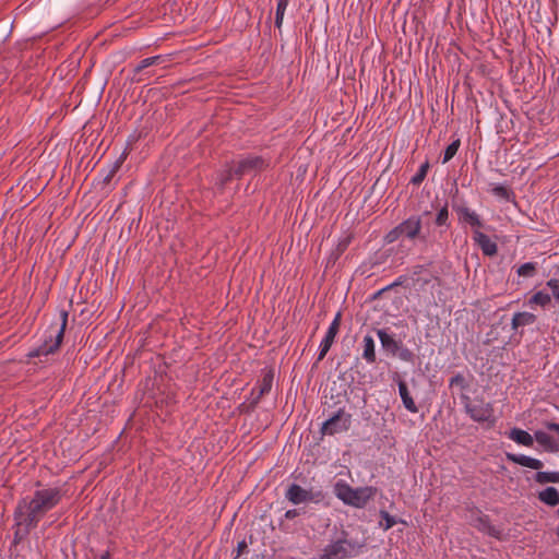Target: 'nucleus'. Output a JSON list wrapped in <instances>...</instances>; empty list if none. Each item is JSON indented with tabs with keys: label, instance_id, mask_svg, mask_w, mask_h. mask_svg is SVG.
Returning a JSON list of instances; mask_svg holds the SVG:
<instances>
[{
	"label": "nucleus",
	"instance_id": "11",
	"mask_svg": "<svg viewBox=\"0 0 559 559\" xmlns=\"http://www.w3.org/2000/svg\"><path fill=\"white\" fill-rule=\"evenodd\" d=\"M453 209L456 212L459 219L461 222L466 223L476 228L483 227V223H481L478 214L475 213L474 211H472L469 207L463 206V205H460V206L454 205Z\"/></svg>",
	"mask_w": 559,
	"mask_h": 559
},
{
	"label": "nucleus",
	"instance_id": "31",
	"mask_svg": "<svg viewBox=\"0 0 559 559\" xmlns=\"http://www.w3.org/2000/svg\"><path fill=\"white\" fill-rule=\"evenodd\" d=\"M448 222H449V210H448V206L444 205L443 207H441L438 211L436 219H435V224L437 226H448Z\"/></svg>",
	"mask_w": 559,
	"mask_h": 559
},
{
	"label": "nucleus",
	"instance_id": "38",
	"mask_svg": "<svg viewBox=\"0 0 559 559\" xmlns=\"http://www.w3.org/2000/svg\"><path fill=\"white\" fill-rule=\"evenodd\" d=\"M148 60H151L152 66H163L164 68L167 67V62L169 61L166 56L148 57Z\"/></svg>",
	"mask_w": 559,
	"mask_h": 559
},
{
	"label": "nucleus",
	"instance_id": "5",
	"mask_svg": "<svg viewBox=\"0 0 559 559\" xmlns=\"http://www.w3.org/2000/svg\"><path fill=\"white\" fill-rule=\"evenodd\" d=\"M361 545L349 540L347 534L343 533V537L333 542L325 548L321 559H346L359 555Z\"/></svg>",
	"mask_w": 559,
	"mask_h": 559
},
{
	"label": "nucleus",
	"instance_id": "36",
	"mask_svg": "<svg viewBox=\"0 0 559 559\" xmlns=\"http://www.w3.org/2000/svg\"><path fill=\"white\" fill-rule=\"evenodd\" d=\"M546 285H547V287L550 288L551 294H552L554 298L556 299V301L559 302V280L551 278L546 283Z\"/></svg>",
	"mask_w": 559,
	"mask_h": 559
},
{
	"label": "nucleus",
	"instance_id": "27",
	"mask_svg": "<svg viewBox=\"0 0 559 559\" xmlns=\"http://www.w3.org/2000/svg\"><path fill=\"white\" fill-rule=\"evenodd\" d=\"M460 146H461L460 139H456L451 144H449L447 146V148L444 150L442 163L445 164L449 160H451L455 156V154L457 153Z\"/></svg>",
	"mask_w": 559,
	"mask_h": 559
},
{
	"label": "nucleus",
	"instance_id": "30",
	"mask_svg": "<svg viewBox=\"0 0 559 559\" xmlns=\"http://www.w3.org/2000/svg\"><path fill=\"white\" fill-rule=\"evenodd\" d=\"M352 240H353V235H350V234L343 236L338 240L337 246L335 248L336 258H338L348 248V246L352 243Z\"/></svg>",
	"mask_w": 559,
	"mask_h": 559
},
{
	"label": "nucleus",
	"instance_id": "35",
	"mask_svg": "<svg viewBox=\"0 0 559 559\" xmlns=\"http://www.w3.org/2000/svg\"><path fill=\"white\" fill-rule=\"evenodd\" d=\"M492 192H493L495 195L500 197V198L506 199V200H509L510 199V194H511V191L507 187L501 186V185L496 186L492 189Z\"/></svg>",
	"mask_w": 559,
	"mask_h": 559
},
{
	"label": "nucleus",
	"instance_id": "42",
	"mask_svg": "<svg viewBox=\"0 0 559 559\" xmlns=\"http://www.w3.org/2000/svg\"><path fill=\"white\" fill-rule=\"evenodd\" d=\"M247 548H248V546L245 540L239 542L238 546H237V557L242 556Z\"/></svg>",
	"mask_w": 559,
	"mask_h": 559
},
{
	"label": "nucleus",
	"instance_id": "24",
	"mask_svg": "<svg viewBox=\"0 0 559 559\" xmlns=\"http://www.w3.org/2000/svg\"><path fill=\"white\" fill-rule=\"evenodd\" d=\"M288 3H289V0H278L277 1L276 13H275V26L277 28L282 27L284 14H285Z\"/></svg>",
	"mask_w": 559,
	"mask_h": 559
},
{
	"label": "nucleus",
	"instance_id": "37",
	"mask_svg": "<svg viewBox=\"0 0 559 559\" xmlns=\"http://www.w3.org/2000/svg\"><path fill=\"white\" fill-rule=\"evenodd\" d=\"M235 175V168H229L224 170L219 176V186L223 188L228 181L231 180L233 176Z\"/></svg>",
	"mask_w": 559,
	"mask_h": 559
},
{
	"label": "nucleus",
	"instance_id": "22",
	"mask_svg": "<svg viewBox=\"0 0 559 559\" xmlns=\"http://www.w3.org/2000/svg\"><path fill=\"white\" fill-rule=\"evenodd\" d=\"M535 480L538 484L559 483V472H540L535 475Z\"/></svg>",
	"mask_w": 559,
	"mask_h": 559
},
{
	"label": "nucleus",
	"instance_id": "44",
	"mask_svg": "<svg viewBox=\"0 0 559 559\" xmlns=\"http://www.w3.org/2000/svg\"><path fill=\"white\" fill-rule=\"evenodd\" d=\"M424 266L423 265H416L413 270V275H418L423 272Z\"/></svg>",
	"mask_w": 559,
	"mask_h": 559
},
{
	"label": "nucleus",
	"instance_id": "1",
	"mask_svg": "<svg viewBox=\"0 0 559 559\" xmlns=\"http://www.w3.org/2000/svg\"><path fill=\"white\" fill-rule=\"evenodd\" d=\"M64 492L59 487L36 489L31 498L21 499L14 510L15 537L23 538L39 521L62 500Z\"/></svg>",
	"mask_w": 559,
	"mask_h": 559
},
{
	"label": "nucleus",
	"instance_id": "26",
	"mask_svg": "<svg viewBox=\"0 0 559 559\" xmlns=\"http://www.w3.org/2000/svg\"><path fill=\"white\" fill-rule=\"evenodd\" d=\"M429 162L426 160L421 166L419 167L418 171L412 177L411 183L414 186H419L426 178L427 173L429 170Z\"/></svg>",
	"mask_w": 559,
	"mask_h": 559
},
{
	"label": "nucleus",
	"instance_id": "28",
	"mask_svg": "<svg viewBox=\"0 0 559 559\" xmlns=\"http://www.w3.org/2000/svg\"><path fill=\"white\" fill-rule=\"evenodd\" d=\"M468 385L469 384L466 378L462 373L454 374L449 381L450 388H459L461 390H466Z\"/></svg>",
	"mask_w": 559,
	"mask_h": 559
},
{
	"label": "nucleus",
	"instance_id": "25",
	"mask_svg": "<svg viewBox=\"0 0 559 559\" xmlns=\"http://www.w3.org/2000/svg\"><path fill=\"white\" fill-rule=\"evenodd\" d=\"M535 440L546 449H552L555 441L554 438L545 431H536L534 435Z\"/></svg>",
	"mask_w": 559,
	"mask_h": 559
},
{
	"label": "nucleus",
	"instance_id": "15",
	"mask_svg": "<svg viewBox=\"0 0 559 559\" xmlns=\"http://www.w3.org/2000/svg\"><path fill=\"white\" fill-rule=\"evenodd\" d=\"M536 320L537 317L532 312H515L511 320V328L518 330L519 328L534 324Z\"/></svg>",
	"mask_w": 559,
	"mask_h": 559
},
{
	"label": "nucleus",
	"instance_id": "4",
	"mask_svg": "<svg viewBox=\"0 0 559 559\" xmlns=\"http://www.w3.org/2000/svg\"><path fill=\"white\" fill-rule=\"evenodd\" d=\"M461 400L464 404L466 414L476 423H488L493 425L496 421L495 411L491 403L485 402L484 399L476 397L471 400L468 395L463 394Z\"/></svg>",
	"mask_w": 559,
	"mask_h": 559
},
{
	"label": "nucleus",
	"instance_id": "8",
	"mask_svg": "<svg viewBox=\"0 0 559 559\" xmlns=\"http://www.w3.org/2000/svg\"><path fill=\"white\" fill-rule=\"evenodd\" d=\"M286 499L289 500L294 504H299L308 501H319L322 499L321 491L312 492L311 490H306L301 486L297 484H292L285 495Z\"/></svg>",
	"mask_w": 559,
	"mask_h": 559
},
{
	"label": "nucleus",
	"instance_id": "10",
	"mask_svg": "<svg viewBox=\"0 0 559 559\" xmlns=\"http://www.w3.org/2000/svg\"><path fill=\"white\" fill-rule=\"evenodd\" d=\"M399 226L402 231V236L413 240L420 235L421 218L420 216L414 215L400 223Z\"/></svg>",
	"mask_w": 559,
	"mask_h": 559
},
{
	"label": "nucleus",
	"instance_id": "39",
	"mask_svg": "<svg viewBox=\"0 0 559 559\" xmlns=\"http://www.w3.org/2000/svg\"><path fill=\"white\" fill-rule=\"evenodd\" d=\"M405 281H406V276L401 275V276H399V277H397V278H396L392 284H390V285H388L386 287H384V288L382 289V292H385V290L392 289V288H394V287H396V286H401V285H403V284L405 283Z\"/></svg>",
	"mask_w": 559,
	"mask_h": 559
},
{
	"label": "nucleus",
	"instance_id": "17",
	"mask_svg": "<svg viewBox=\"0 0 559 559\" xmlns=\"http://www.w3.org/2000/svg\"><path fill=\"white\" fill-rule=\"evenodd\" d=\"M364 350H362V358L368 364H374L376 362V345L371 335H366L362 340Z\"/></svg>",
	"mask_w": 559,
	"mask_h": 559
},
{
	"label": "nucleus",
	"instance_id": "46",
	"mask_svg": "<svg viewBox=\"0 0 559 559\" xmlns=\"http://www.w3.org/2000/svg\"><path fill=\"white\" fill-rule=\"evenodd\" d=\"M488 533H489V535L496 536V531L490 526L488 527Z\"/></svg>",
	"mask_w": 559,
	"mask_h": 559
},
{
	"label": "nucleus",
	"instance_id": "7",
	"mask_svg": "<svg viewBox=\"0 0 559 559\" xmlns=\"http://www.w3.org/2000/svg\"><path fill=\"white\" fill-rule=\"evenodd\" d=\"M269 166L262 156L249 155L240 159L235 168V176L241 177L250 173H259Z\"/></svg>",
	"mask_w": 559,
	"mask_h": 559
},
{
	"label": "nucleus",
	"instance_id": "32",
	"mask_svg": "<svg viewBox=\"0 0 559 559\" xmlns=\"http://www.w3.org/2000/svg\"><path fill=\"white\" fill-rule=\"evenodd\" d=\"M380 516H381V526L384 527V530H389L391 527H393L395 524H396V521L394 519V516H392L389 512L386 511H380Z\"/></svg>",
	"mask_w": 559,
	"mask_h": 559
},
{
	"label": "nucleus",
	"instance_id": "33",
	"mask_svg": "<svg viewBox=\"0 0 559 559\" xmlns=\"http://www.w3.org/2000/svg\"><path fill=\"white\" fill-rule=\"evenodd\" d=\"M403 237L402 236V231L400 229V226L397 225L396 227H394L393 229H391L385 236H384V240L386 243H392L394 241H396L399 238Z\"/></svg>",
	"mask_w": 559,
	"mask_h": 559
},
{
	"label": "nucleus",
	"instance_id": "29",
	"mask_svg": "<svg viewBox=\"0 0 559 559\" xmlns=\"http://www.w3.org/2000/svg\"><path fill=\"white\" fill-rule=\"evenodd\" d=\"M124 158L126 156L124 155H121L111 166V168L109 169L108 174L104 177V183L108 185L111 179L115 177V175L118 173V170L120 169L122 163L124 162Z\"/></svg>",
	"mask_w": 559,
	"mask_h": 559
},
{
	"label": "nucleus",
	"instance_id": "41",
	"mask_svg": "<svg viewBox=\"0 0 559 559\" xmlns=\"http://www.w3.org/2000/svg\"><path fill=\"white\" fill-rule=\"evenodd\" d=\"M251 395H252L253 397H252V401L250 402L249 407H250L251 409H253V408L258 405V403L260 402V400H261V397H262L263 395H259V391H258V390H255V389H253V390H252Z\"/></svg>",
	"mask_w": 559,
	"mask_h": 559
},
{
	"label": "nucleus",
	"instance_id": "12",
	"mask_svg": "<svg viewBox=\"0 0 559 559\" xmlns=\"http://www.w3.org/2000/svg\"><path fill=\"white\" fill-rule=\"evenodd\" d=\"M474 241L481 249L485 255H495L498 251L496 242H493L486 234L475 230L473 236Z\"/></svg>",
	"mask_w": 559,
	"mask_h": 559
},
{
	"label": "nucleus",
	"instance_id": "45",
	"mask_svg": "<svg viewBox=\"0 0 559 559\" xmlns=\"http://www.w3.org/2000/svg\"><path fill=\"white\" fill-rule=\"evenodd\" d=\"M109 552L106 551L105 554L100 555L99 559H109Z\"/></svg>",
	"mask_w": 559,
	"mask_h": 559
},
{
	"label": "nucleus",
	"instance_id": "9",
	"mask_svg": "<svg viewBox=\"0 0 559 559\" xmlns=\"http://www.w3.org/2000/svg\"><path fill=\"white\" fill-rule=\"evenodd\" d=\"M341 320H342V313L337 312L335 318L333 319L332 323L330 324L324 338L322 340V342L320 344L318 361H321L325 357V355L330 350L331 346L333 345L334 338L337 335L338 330H340Z\"/></svg>",
	"mask_w": 559,
	"mask_h": 559
},
{
	"label": "nucleus",
	"instance_id": "6",
	"mask_svg": "<svg viewBox=\"0 0 559 559\" xmlns=\"http://www.w3.org/2000/svg\"><path fill=\"white\" fill-rule=\"evenodd\" d=\"M350 424V414L346 413L343 408H340L332 417L322 424L321 432L330 436L345 432L349 429Z\"/></svg>",
	"mask_w": 559,
	"mask_h": 559
},
{
	"label": "nucleus",
	"instance_id": "40",
	"mask_svg": "<svg viewBox=\"0 0 559 559\" xmlns=\"http://www.w3.org/2000/svg\"><path fill=\"white\" fill-rule=\"evenodd\" d=\"M148 67H152L151 60H148V58H145L134 68V73H140L142 70Z\"/></svg>",
	"mask_w": 559,
	"mask_h": 559
},
{
	"label": "nucleus",
	"instance_id": "34",
	"mask_svg": "<svg viewBox=\"0 0 559 559\" xmlns=\"http://www.w3.org/2000/svg\"><path fill=\"white\" fill-rule=\"evenodd\" d=\"M400 359L403 361L411 362L414 360V354L411 349L406 347H402V344L400 345V349L397 350Z\"/></svg>",
	"mask_w": 559,
	"mask_h": 559
},
{
	"label": "nucleus",
	"instance_id": "43",
	"mask_svg": "<svg viewBox=\"0 0 559 559\" xmlns=\"http://www.w3.org/2000/svg\"><path fill=\"white\" fill-rule=\"evenodd\" d=\"M300 512L297 509L287 510L285 513V518L288 520H292L296 516H298Z\"/></svg>",
	"mask_w": 559,
	"mask_h": 559
},
{
	"label": "nucleus",
	"instance_id": "20",
	"mask_svg": "<svg viewBox=\"0 0 559 559\" xmlns=\"http://www.w3.org/2000/svg\"><path fill=\"white\" fill-rule=\"evenodd\" d=\"M273 379H274L273 370H266L263 373L262 379L259 381V384H258L259 395H265L271 391L272 384H273Z\"/></svg>",
	"mask_w": 559,
	"mask_h": 559
},
{
	"label": "nucleus",
	"instance_id": "23",
	"mask_svg": "<svg viewBox=\"0 0 559 559\" xmlns=\"http://www.w3.org/2000/svg\"><path fill=\"white\" fill-rule=\"evenodd\" d=\"M516 273L521 277H534L537 273V263L526 262L516 269Z\"/></svg>",
	"mask_w": 559,
	"mask_h": 559
},
{
	"label": "nucleus",
	"instance_id": "18",
	"mask_svg": "<svg viewBox=\"0 0 559 559\" xmlns=\"http://www.w3.org/2000/svg\"><path fill=\"white\" fill-rule=\"evenodd\" d=\"M538 499L547 506L555 507L559 503V491L555 487H547L538 492Z\"/></svg>",
	"mask_w": 559,
	"mask_h": 559
},
{
	"label": "nucleus",
	"instance_id": "19",
	"mask_svg": "<svg viewBox=\"0 0 559 559\" xmlns=\"http://www.w3.org/2000/svg\"><path fill=\"white\" fill-rule=\"evenodd\" d=\"M509 437L516 443L525 447H532L534 443V438L527 431L522 430L520 428H513L510 431Z\"/></svg>",
	"mask_w": 559,
	"mask_h": 559
},
{
	"label": "nucleus",
	"instance_id": "14",
	"mask_svg": "<svg viewBox=\"0 0 559 559\" xmlns=\"http://www.w3.org/2000/svg\"><path fill=\"white\" fill-rule=\"evenodd\" d=\"M397 384H399V393L402 399L404 407L413 414L417 413L418 407H417L416 403L414 402L413 397L411 396V393L408 391L406 382L404 380H400Z\"/></svg>",
	"mask_w": 559,
	"mask_h": 559
},
{
	"label": "nucleus",
	"instance_id": "13",
	"mask_svg": "<svg viewBox=\"0 0 559 559\" xmlns=\"http://www.w3.org/2000/svg\"><path fill=\"white\" fill-rule=\"evenodd\" d=\"M508 461L519 464L521 466H525L532 469L539 471L544 464L540 460L524 455V454H513L507 453Z\"/></svg>",
	"mask_w": 559,
	"mask_h": 559
},
{
	"label": "nucleus",
	"instance_id": "16",
	"mask_svg": "<svg viewBox=\"0 0 559 559\" xmlns=\"http://www.w3.org/2000/svg\"><path fill=\"white\" fill-rule=\"evenodd\" d=\"M378 337L381 342V345L386 350H390L392 354H396L400 349L401 342L396 341L391 336L389 333H386L385 330H378L377 331Z\"/></svg>",
	"mask_w": 559,
	"mask_h": 559
},
{
	"label": "nucleus",
	"instance_id": "21",
	"mask_svg": "<svg viewBox=\"0 0 559 559\" xmlns=\"http://www.w3.org/2000/svg\"><path fill=\"white\" fill-rule=\"evenodd\" d=\"M551 301V297L549 294L543 292V290H539V292H536L528 300V304L530 305H537V306H540V307H546L550 304Z\"/></svg>",
	"mask_w": 559,
	"mask_h": 559
},
{
	"label": "nucleus",
	"instance_id": "3",
	"mask_svg": "<svg viewBox=\"0 0 559 559\" xmlns=\"http://www.w3.org/2000/svg\"><path fill=\"white\" fill-rule=\"evenodd\" d=\"M376 493L377 489L371 486L353 488L343 481H338L335 485L336 497L345 504L358 509L365 508Z\"/></svg>",
	"mask_w": 559,
	"mask_h": 559
},
{
	"label": "nucleus",
	"instance_id": "47",
	"mask_svg": "<svg viewBox=\"0 0 559 559\" xmlns=\"http://www.w3.org/2000/svg\"><path fill=\"white\" fill-rule=\"evenodd\" d=\"M556 535H557V537L559 538V526H558V527H557V530H556Z\"/></svg>",
	"mask_w": 559,
	"mask_h": 559
},
{
	"label": "nucleus",
	"instance_id": "2",
	"mask_svg": "<svg viewBox=\"0 0 559 559\" xmlns=\"http://www.w3.org/2000/svg\"><path fill=\"white\" fill-rule=\"evenodd\" d=\"M68 317L69 313L67 310H61L60 318L61 323L58 324H51L46 333L45 337L43 340V343L35 349L31 350L27 354V357L35 358L39 356H47L49 354H53L57 352L62 343L64 331L68 323Z\"/></svg>",
	"mask_w": 559,
	"mask_h": 559
}]
</instances>
